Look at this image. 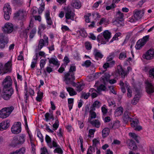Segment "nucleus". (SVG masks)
I'll list each match as a JSON object with an SVG mask.
<instances>
[{
	"instance_id": "nucleus-1",
	"label": "nucleus",
	"mask_w": 154,
	"mask_h": 154,
	"mask_svg": "<svg viewBox=\"0 0 154 154\" xmlns=\"http://www.w3.org/2000/svg\"><path fill=\"white\" fill-rule=\"evenodd\" d=\"M111 33L108 30H105L103 33L99 35L97 38V40L101 44H105L109 41L111 37Z\"/></svg>"
},
{
	"instance_id": "nucleus-2",
	"label": "nucleus",
	"mask_w": 154,
	"mask_h": 154,
	"mask_svg": "<svg viewBox=\"0 0 154 154\" xmlns=\"http://www.w3.org/2000/svg\"><path fill=\"white\" fill-rule=\"evenodd\" d=\"M64 78L66 84H71L74 86H76L77 84L74 82L75 79L74 73L68 72L65 74Z\"/></svg>"
},
{
	"instance_id": "nucleus-3",
	"label": "nucleus",
	"mask_w": 154,
	"mask_h": 154,
	"mask_svg": "<svg viewBox=\"0 0 154 154\" xmlns=\"http://www.w3.org/2000/svg\"><path fill=\"white\" fill-rule=\"evenodd\" d=\"M14 109V107L13 106L2 108L0 110V118L3 119L6 118L10 115Z\"/></svg>"
},
{
	"instance_id": "nucleus-4",
	"label": "nucleus",
	"mask_w": 154,
	"mask_h": 154,
	"mask_svg": "<svg viewBox=\"0 0 154 154\" xmlns=\"http://www.w3.org/2000/svg\"><path fill=\"white\" fill-rule=\"evenodd\" d=\"M9 42V38L7 35L3 33H0V49H3L7 47Z\"/></svg>"
},
{
	"instance_id": "nucleus-5",
	"label": "nucleus",
	"mask_w": 154,
	"mask_h": 154,
	"mask_svg": "<svg viewBox=\"0 0 154 154\" xmlns=\"http://www.w3.org/2000/svg\"><path fill=\"white\" fill-rule=\"evenodd\" d=\"M4 12V17L6 20H8L10 17V15L11 13V8L8 3L4 5L3 9Z\"/></svg>"
},
{
	"instance_id": "nucleus-6",
	"label": "nucleus",
	"mask_w": 154,
	"mask_h": 154,
	"mask_svg": "<svg viewBox=\"0 0 154 154\" xmlns=\"http://www.w3.org/2000/svg\"><path fill=\"white\" fill-rule=\"evenodd\" d=\"M149 37V36L147 35L143 37L142 39H139L137 42L136 48L137 50L141 48L148 40Z\"/></svg>"
},
{
	"instance_id": "nucleus-7",
	"label": "nucleus",
	"mask_w": 154,
	"mask_h": 154,
	"mask_svg": "<svg viewBox=\"0 0 154 154\" xmlns=\"http://www.w3.org/2000/svg\"><path fill=\"white\" fill-rule=\"evenodd\" d=\"M45 140L48 146L50 148H52L53 147H57L59 146L55 139L52 141L51 137L47 134L46 135Z\"/></svg>"
},
{
	"instance_id": "nucleus-8",
	"label": "nucleus",
	"mask_w": 154,
	"mask_h": 154,
	"mask_svg": "<svg viewBox=\"0 0 154 154\" xmlns=\"http://www.w3.org/2000/svg\"><path fill=\"white\" fill-rule=\"evenodd\" d=\"M11 131L12 133L17 134L21 132V123L20 122H17L13 125L11 128Z\"/></svg>"
},
{
	"instance_id": "nucleus-9",
	"label": "nucleus",
	"mask_w": 154,
	"mask_h": 154,
	"mask_svg": "<svg viewBox=\"0 0 154 154\" xmlns=\"http://www.w3.org/2000/svg\"><path fill=\"white\" fill-rule=\"evenodd\" d=\"M13 30V25L10 23H6L2 27V31L4 32V33L10 34L11 33Z\"/></svg>"
},
{
	"instance_id": "nucleus-10",
	"label": "nucleus",
	"mask_w": 154,
	"mask_h": 154,
	"mask_svg": "<svg viewBox=\"0 0 154 154\" xmlns=\"http://www.w3.org/2000/svg\"><path fill=\"white\" fill-rule=\"evenodd\" d=\"M143 57L146 60H150L154 58V49L151 48L144 54Z\"/></svg>"
},
{
	"instance_id": "nucleus-11",
	"label": "nucleus",
	"mask_w": 154,
	"mask_h": 154,
	"mask_svg": "<svg viewBox=\"0 0 154 154\" xmlns=\"http://www.w3.org/2000/svg\"><path fill=\"white\" fill-rule=\"evenodd\" d=\"M12 83V80L9 76H7L2 82L4 88H5L11 87Z\"/></svg>"
},
{
	"instance_id": "nucleus-12",
	"label": "nucleus",
	"mask_w": 154,
	"mask_h": 154,
	"mask_svg": "<svg viewBox=\"0 0 154 154\" xmlns=\"http://www.w3.org/2000/svg\"><path fill=\"white\" fill-rule=\"evenodd\" d=\"M75 16V14L70 8H67L66 11L65 17L66 19H70L73 21L74 17Z\"/></svg>"
},
{
	"instance_id": "nucleus-13",
	"label": "nucleus",
	"mask_w": 154,
	"mask_h": 154,
	"mask_svg": "<svg viewBox=\"0 0 154 154\" xmlns=\"http://www.w3.org/2000/svg\"><path fill=\"white\" fill-rule=\"evenodd\" d=\"M135 18L137 20L140 19L144 13V10H135L133 12Z\"/></svg>"
},
{
	"instance_id": "nucleus-14",
	"label": "nucleus",
	"mask_w": 154,
	"mask_h": 154,
	"mask_svg": "<svg viewBox=\"0 0 154 154\" xmlns=\"http://www.w3.org/2000/svg\"><path fill=\"white\" fill-rule=\"evenodd\" d=\"M10 120H8L0 123V131H2L7 129L10 126Z\"/></svg>"
},
{
	"instance_id": "nucleus-15",
	"label": "nucleus",
	"mask_w": 154,
	"mask_h": 154,
	"mask_svg": "<svg viewBox=\"0 0 154 154\" xmlns=\"http://www.w3.org/2000/svg\"><path fill=\"white\" fill-rule=\"evenodd\" d=\"M131 116L130 113L127 111H125L122 118L123 122L125 123H127L129 121L131 122L133 119L131 118Z\"/></svg>"
},
{
	"instance_id": "nucleus-16",
	"label": "nucleus",
	"mask_w": 154,
	"mask_h": 154,
	"mask_svg": "<svg viewBox=\"0 0 154 154\" xmlns=\"http://www.w3.org/2000/svg\"><path fill=\"white\" fill-rule=\"evenodd\" d=\"M147 84L146 91L148 94H151L154 92V87L152 84L148 82H146Z\"/></svg>"
},
{
	"instance_id": "nucleus-17",
	"label": "nucleus",
	"mask_w": 154,
	"mask_h": 154,
	"mask_svg": "<svg viewBox=\"0 0 154 154\" xmlns=\"http://www.w3.org/2000/svg\"><path fill=\"white\" fill-rule=\"evenodd\" d=\"M110 76V75L108 73H105L102 77H101L100 81L104 84H106V82H108Z\"/></svg>"
},
{
	"instance_id": "nucleus-18",
	"label": "nucleus",
	"mask_w": 154,
	"mask_h": 154,
	"mask_svg": "<svg viewBox=\"0 0 154 154\" xmlns=\"http://www.w3.org/2000/svg\"><path fill=\"white\" fill-rule=\"evenodd\" d=\"M71 6L73 8L79 9L81 7V3L79 0H72L71 3Z\"/></svg>"
},
{
	"instance_id": "nucleus-19",
	"label": "nucleus",
	"mask_w": 154,
	"mask_h": 154,
	"mask_svg": "<svg viewBox=\"0 0 154 154\" xmlns=\"http://www.w3.org/2000/svg\"><path fill=\"white\" fill-rule=\"evenodd\" d=\"M117 70L118 73L122 75V78L124 79L125 76L128 74L127 72L125 71L121 66L118 67Z\"/></svg>"
},
{
	"instance_id": "nucleus-20",
	"label": "nucleus",
	"mask_w": 154,
	"mask_h": 154,
	"mask_svg": "<svg viewBox=\"0 0 154 154\" xmlns=\"http://www.w3.org/2000/svg\"><path fill=\"white\" fill-rule=\"evenodd\" d=\"M20 144H22L25 142L26 136L25 134H21L16 136Z\"/></svg>"
},
{
	"instance_id": "nucleus-21",
	"label": "nucleus",
	"mask_w": 154,
	"mask_h": 154,
	"mask_svg": "<svg viewBox=\"0 0 154 154\" xmlns=\"http://www.w3.org/2000/svg\"><path fill=\"white\" fill-rule=\"evenodd\" d=\"M100 106V102L96 100L94 102L90 109H91V110H95L96 108H99Z\"/></svg>"
},
{
	"instance_id": "nucleus-22",
	"label": "nucleus",
	"mask_w": 154,
	"mask_h": 154,
	"mask_svg": "<svg viewBox=\"0 0 154 154\" xmlns=\"http://www.w3.org/2000/svg\"><path fill=\"white\" fill-rule=\"evenodd\" d=\"M11 61H9L5 65L4 70L5 69L7 72H11Z\"/></svg>"
},
{
	"instance_id": "nucleus-23",
	"label": "nucleus",
	"mask_w": 154,
	"mask_h": 154,
	"mask_svg": "<svg viewBox=\"0 0 154 154\" xmlns=\"http://www.w3.org/2000/svg\"><path fill=\"white\" fill-rule=\"evenodd\" d=\"M91 124L93 126L98 128L100 127V123L98 119H95L93 121H89Z\"/></svg>"
},
{
	"instance_id": "nucleus-24",
	"label": "nucleus",
	"mask_w": 154,
	"mask_h": 154,
	"mask_svg": "<svg viewBox=\"0 0 154 154\" xmlns=\"http://www.w3.org/2000/svg\"><path fill=\"white\" fill-rule=\"evenodd\" d=\"M94 54L95 58L97 59H98V58H102L103 57V55L98 50L96 49H95L94 51Z\"/></svg>"
},
{
	"instance_id": "nucleus-25",
	"label": "nucleus",
	"mask_w": 154,
	"mask_h": 154,
	"mask_svg": "<svg viewBox=\"0 0 154 154\" xmlns=\"http://www.w3.org/2000/svg\"><path fill=\"white\" fill-rule=\"evenodd\" d=\"M47 45V44H45L43 39H40L38 42V50H40L44 46Z\"/></svg>"
},
{
	"instance_id": "nucleus-26",
	"label": "nucleus",
	"mask_w": 154,
	"mask_h": 154,
	"mask_svg": "<svg viewBox=\"0 0 154 154\" xmlns=\"http://www.w3.org/2000/svg\"><path fill=\"white\" fill-rule=\"evenodd\" d=\"M111 125L110 126L111 128L116 129L120 127V122L118 120H116L113 122V124L111 123Z\"/></svg>"
},
{
	"instance_id": "nucleus-27",
	"label": "nucleus",
	"mask_w": 154,
	"mask_h": 154,
	"mask_svg": "<svg viewBox=\"0 0 154 154\" xmlns=\"http://www.w3.org/2000/svg\"><path fill=\"white\" fill-rule=\"evenodd\" d=\"M128 146L129 149L131 150H135L137 148L135 142L132 140L130 141L128 144Z\"/></svg>"
},
{
	"instance_id": "nucleus-28",
	"label": "nucleus",
	"mask_w": 154,
	"mask_h": 154,
	"mask_svg": "<svg viewBox=\"0 0 154 154\" xmlns=\"http://www.w3.org/2000/svg\"><path fill=\"white\" fill-rule=\"evenodd\" d=\"M45 117L46 122H48L50 119H51L52 120H54V119L52 113H51L50 114L49 113L47 112L45 114Z\"/></svg>"
},
{
	"instance_id": "nucleus-29",
	"label": "nucleus",
	"mask_w": 154,
	"mask_h": 154,
	"mask_svg": "<svg viewBox=\"0 0 154 154\" xmlns=\"http://www.w3.org/2000/svg\"><path fill=\"white\" fill-rule=\"evenodd\" d=\"M49 60V62L50 64H53L54 65L59 66V64L57 60V59L54 57H51L50 59L48 58Z\"/></svg>"
},
{
	"instance_id": "nucleus-30",
	"label": "nucleus",
	"mask_w": 154,
	"mask_h": 154,
	"mask_svg": "<svg viewBox=\"0 0 154 154\" xmlns=\"http://www.w3.org/2000/svg\"><path fill=\"white\" fill-rule=\"evenodd\" d=\"M19 144H20L18 140V139H17L16 136H15L13 137V139L12 141V146L13 147H16Z\"/></svg>"
},
{
	"instance_id": "nucleus-31",
	"label": "nucleus",
	"mask_w": 154,
	"mask_h": 154,
	"mask_svg": "<svg viewBox=\"0 0 154 154\" xmlns=\"http://www.w3.org/2000/svg\"><path fill=\"white\" fill-rule=\"evenodd\" d=\"M3 91L7 94H9V95L11 97L14 93V90L11 87L9 88H6L3 90Z\"/></svg>"
},
{
	"instance_id": "nucleus-32",
	"label": "nucleus",
	"mask_w": 154,
	"mask_h": 154,
	"mask_svg": "<svg viewBox=\"0 0 154 154\" xmlns=\"http://www.w3.org/2000/svg\"><path fill=\"white\" fill-rule=\"evenodd\" d=\"M110 130L108 128H105L102 131V135L103 137L105 138L108 135Z\"/></svg>"
},
{
	"instance_id": "nucleus-33",
	"label": "nucleus",
	"mask_w": 154,
	"mask_h": 154,
	"mask_svg": "<svg viewBox=\"0 0 154 154\" xmlns=\"http://www.w3.org/2000/svg\"><path fill=\"white\" fill-rule=\"evenodd\" d=\"M43 97V93L42 92L39 90L37 92V96L36 98V100L38 102L41 101Z\"/></svg>"
},
{
	"instance_id": "nucleus-34",
	"label": "nucleus",
	"mask_w": 154,
	"mask_h": 154,
	"mask_svg": "<svg viewBox=\"0 0 154 154\" xmlns=\"http://www.w3.org/2000/svg\"><path fill=\"white\" fill-rule=\"evenodd\" d=\"M123 112V107L120 106L116 109L115 113L117 116H119L121 115L122 114Z\"/></svg>"
},
{
	"instance_id": "nucleus-35",
	"label": "nucleus",
	"mask_w": 154,
	"mask_h": 154,
	"mask_svg": "<svg viewBox=\"0 0 154 154\" xmlns=\"http://www.w3.org/2000/svg\"><path fill=\"white\" fill-rule=\"evenodd\" d=\"M67 91L69 93L70 96H73L76 94V92L74 90V89L71 87H67L66 88Z\"/></svg>"
},
{
	"instance_id": "nucleus-36",
	"label": "nucleus",
	"mask_w": 154,
	"mask_h": 154,
	"mask_svg": "<svg viewBox=\"0 0 154 154\" xmlns=\"http://www.w3.org/2000/svg\"><path fill=\"white\" fill-rule=\"evenodd\" d=\"M129 135L134 139L137 143H139L138 139L140 137L135 134L134 133H129Z\"/></svg>"
},
{
	"instance_id": "nucleus-37",
	"label": "nucleus",
	"mask_w": 154,
	"mask_h": 154,
	"mask_svg": "<svg viewBox=\"0 0 154 154\" xmlns=\"http://www.w3.org/2000/svg\"><path fill=\"white\" fill-rule=\"evenodd\" d=\"M2 98L5 100H10L11 98V96H10L8 94L5 93V92L2 91Z\"/></svg>"
},
{
	"instance_id": "nucleus-38",
	"label": "nucleus",
	"mask_w": 154,
	"mask_h": 154,
	"mask_svg": "<svg viewBox=\"0 0 154 154\" xmlns=\"http://www.w3.org/2000/svg\"><path fill=\"white\" fill-rule=\"evenodd\" d=\"M25 152V148L23 147L20 149L18 150H16L11 154H24Z\"/></svg>"
},
{
	"instance_id": "nucleus-39",
	"label": "nucleus",
	"mask_w": 154,
	"mask_h": 154,
	"mask_svg": "<svg viewBox=\"0 0 154 154\" xmlns=\"http://www.w3.org/2000/svg\"><path fill=\"white\" fill-rule=\"evenodd\" d=\"M131 122V126L133 128H134L137 126L138 125L139 123V121L137 119H133Z\"/></svg>"
},
{
	"instance_id": "nucleus-40",
	"label": "nucleus",
	"mask_w": 154,
	"mask_h": 154,
	"mask_svg": "<svg viewBox=\"0 0 154 154\" xmlns=\"http://www.w3.org/2000/svg\"><path fill=\"white\" fill-rule=\"evenodd\" d=\"M56 148L54 150V153H57L59 154H62L63 151L61 149L59 145L57 147H54Z\"/></svg>"
},
{
	"instance_id": "nucleus-41",
	"label": "nucleus",
	"mask_w": 154,
	"mask_h": 154,
	"mask_svg": "<svg viewBox=\"0 0 154 154\" xmlns=\"http://www.w3.org/2000/svg\"><path fill=\"white\" fill-rule=\"evenodd\" d=\"M115 23L116 25L118 27L123 26L124 25L123 20H119L118 19H116L115 21Z\"/></svg>"
},
{
	"instance_id": "nucleus-42",
	"label": "nucleus",
	"mask_w": 154,
	"mask_h": 154,
	"mask_svg": "<svg viewBox=\"0 0 154 154\" xmlns=\"http://www.w3.org/2000/svg\"><path fill=\"white\" fill-rule=\"evenodd\" d=\"M121 34V33L120 32L116 33L113 37L112 39L110 40V43L114 41L118 40V37L120 36Z\"/></svg>"
},
{
	"instance_id": "nucleus-43",
	"label": "nucleus",
	"mask_w": 154,
	"mask_h": 154,
	"mask_svg": "<svg viewBox=\"0 0 154 154\" xmlns=\"http://www.w3.org/2000/svg\"><path fill=\"white\" fill-rule=\"evenodd\" d=\"M46 26L45 25L43 24H41L38 27V33H40V34H41V31H43L46 29Z\"/></svg>"
},
{
	"instance_id": "nucleus-44",
	"label": "nucleus",
	"mask_w": 154,
	"mask_h": 154,
	"mask_svg": "<svg viewBox=\"0 0 154 154\" xmlns=\"http://www.w3.org/2000/svg\"><path fill=\"white\" fill-rule=\"evenodd\" d=\"M91 63L90 60H87L82 64V66H83L88 67L91 66Z\"/></svg>"
},
{
	"instance_id": "nucleus-45",
	"label": "nucleus",
	"mask_w": 154,
	"mask_h": 154,
	"mask_svg": "<svg viewBox=\"0 0 154 154\" xmlns=\"http://www.w3.org/2000/svg\"><path fill=\"white\" fill-rule=\"evenodd\" d=\"M95 131V129H90L89 130V134L88 137L91 138V137H94V135Z\"/></svg>"
},
{
	"instance_id": "nucleus-46",
	"label": "nucleus",
	"mask_w": 154,
	"mask_h": 154,
	"mask_svg": "<svg viewBox=\"0 0 154 154\" xmlns=\"http://www.w3.org/2000/svg\"><path fill=\"white\" fill-rule=\"evenodd\" d=\"M46 60H44L42 59L41 60L40 62V69H42V68L44 67L45 65L46 64Z\"/></svg>"
},
{
	"instance_id": "nucleus-47",
	"label": "nucleus",
	"mask_w": 154,
	"mask_h": 154,
	"mask_svg": "<svg viewBox=\"0 0 154 154\" xmlns=\"http://www.w3.org/2000/svg\"><path fill=\"white\" fill-rule=\"evenodd\" d=\"M127 57L126 53L125 52H121L119 56V59L122 60L125 59Z\"/></svg>"
},
{
	"instance_id": "nucleus-48",
	"label": "nucleus",
	"mask_w": 154,
	"mask_h": 154,
	"mask_svg": "<svg viewBox=\"0 0 154 154\" xmlns=\"http://www.w3.org/2000/svg\"><path fill=\"white\" fill-rule=\"evenodd\" d=\"M106 86L103 85H101L97 88V90L98 92H100L102 91H105L106 89Z\"/></svg>"
},
{
	"instance_id": "nucleus-49",
	"label": "nucleus",
	"mask_w": 154,
	"mask_h": 154,
	"mask_svg": "<svg viewBox=\"0 0 154 154\" xmlns=\"http://www.w3.org/2000/svg\"><path fill=\"white\" fill-rule=\"evenodd\" d=\"M101 111L104 115H105L107 113L108 109L106 105H104L101 107Z\"/></svg>"
},
{
	"instance_id": "nucleus-50",
	"label": "nucleus",
	"mask_w": 154,
	"mask_h": 154,
	"mask_svg": "<svg viewBox=\"0 0 154 154\" xmlns=\"http://www.w3.org/2000/svg\"><path fill=\"white\" fill-rule=\"evenodd\" d=\"M79 33L83 37H86L87 35V33L84 29H81L79 31Z\"/></svg>"
},
{
	"instance_id": "nucleus-51",
	"label": "nucleus",
	"mask_w": 154,
	"mask_h": 154,
	"mask_svg": "<svg viewBox=\"0 0 154 154\" xmlns=\"http://www.w3.org/2000/svg\"><path fill=\"white\" fill-rule=\"evenodd\" d=\"M119 85L121 86L122 92L123 93H125L126 92V89L125 88V87H124V83L122 81H121L120 82Z\"/></svg>"
},
{
	"instance_id": "nucleus-52",
	"label": "nucleus",
	"mask_w": 154,
	"mask_h": 154,
	"mask_svg": "<svg viewBox=\"0 0 154 154\" xmlns=\"http://www.w3.org/2000/svg\"><path fill=\"white\" fill-rule=\"evenodd\" d=\"M20 15V19L22 20L26 16V13L25 12L23 11H20V13H19Z\"/></svg>"
},
{
	"instance_id": "nucleus-53",
	"label": "nucleus",
	"mask_w": 154,
	"mask_h": 154,
	"mask_svg": "<svg viewBox=\"0 0 154 154\" xmlns=\"http://www.w3.org/2000/svg\"><path fill=\"white\" fill-rule=\"evenodd\" d=\"M94 111V110H91V109L90 111V117L91 119H94L96 117V114L95 112H93Z\"/></svg>"
},
{
	"instance_id": "nucleus-54",
	"label": "nucleus",
	"mask_w": 154,
	"mask_h": 154,
	"mask_svg": "<svg viewBox=\"0 0 154 154\" xmlns=\"http://www.w3.org/2000/svg\"><path fill=\"white\" fill-rule=\"evenodd\" d=\"M76 70V66L73 65H72L70 66L69 72L70 73H74Z\"/></svg>"
},
{
	"instance_id": "nucleus-55",
	"label": "nucleus",
	"mask_w": 154,
	"mask_h": 154,
	"mask_svg": "<svg viewBox=\"0 0 154 154\" xmlns=\"http://www.w3.org/2000/svg\"><path fill=\"white\" fill-rule=\"evenodd\" d=\"M76 87V90L79 92L81 91L83 88V84L82 83L79 84Z\"/></svg>"
},
{
	"instance_id": "nucleus-56",
	"label": "nucleus",
	"mask_w": 154,
	"mask_h": 154,
	"mask_svg": "<svg viewBox=\"0 0 154 154\" xmlns=\"http://www.w3.org/2000/svg\"><path fill=\"white\" fill-rule=\"evenodd\" d=\"M59 125V122L57 119L55 122V123L53 125V127L54 130H57Z\"/></svg>"
},
{
	"instance_id": "nucleus-57",
	"label": "nucleus",
	"mask_w": 154,
	"mask_h": 154,
	"mask_svg": "<svg viewBox=\"0 0 154 154\" xmlns=\"http://www.w3.org/2000/svg\"><path fill=\"white\" fill-rule=\"evenodd\" d=\"M149 77L152 78H154V68L150 69L149 71Z\"/></svg>"
},
{
	"instance_id": "nucleus-58",
	"label": "nucleus",
	"mask_w": 154,
	"mask_h": 154,
	"mask_svg": "<svg viewBox=\"0 0 154 154\" xmlns=\"http://www.w3.org/2000/svg\"><path fill=\"white\" fill-rule=\"evenodd\" d=\"M89 106L88 105H86L85 106V111L84 116H86L88 112H90Z\"/></svg>"
},
{
	"instance_id": "nucleus-59",
	"label": "nucleus",
	"mask_w": 154,
	"mask_h": 154,
	"mask_svg": "<svg viewBox=\"0 0 154 154\" xmlns=\"http://www.w3.org/2000/svg\"><path fill=\"white\" fill-rule=\"evenodd\" d=\"M85 46L87 49L90 50L91 48L92 45L91 43L88 42L85 43Z\"/></svg>"
},
{
	"instance_id": "nucleus-60",
	"label": "nucleus",
	"mask_w": 154,
	"mask_h": 154,
	"mask_svg": "<svg viewBox=\"0 0 154 154\" xmlns=\"http://www.w3.org/2000/svg\"><path fill=\"white\" fill-rule=\"evenodd\" d=\"M116 5L115 4L112 3V4L110 5L107 6L106 7V9L107 10H109L114 8L116 7Z\"/></svg>"
},
{
	"instance_id": "nucleus-61",
	"label": "nucleus",
	"mask_w": 154,
	"mask_h": 154,
	"mask_svg": "<svg viewBox=\"0 0 154 154\" xmlns=\"http://www.w3.org/2000/svg\"><path fill=\"white\" fill-rule=\"evenodd\" d=\"M37 136L39 138L41 143H42L44 141V139L42 134L40 132H37Z\"/></svg>"
},
{
	"instance_id": "nucleus-62",
	"label": "nucleus",
	"mask_w": 154,
	"mask_h": 154,
	"mask_svg": "<svg viewBox=\"0 0 154 154\" xmlns=\"http://www.w3.org/2000/svg\"><path fill=\"white\" fill-rule=\"evenodd\" d=\"M135 95V97L131 101V103L133 104H136L139 100L138 98Z\"/></svg>"
},
{
	"instance_id": "nucleus-63",
	"label": "nucleus",
	"mask_w": 154,
	"mask_h": 154,
	"mask_svg": "<svg viewBox=\"0 0 154 154\" xmlns=\"http://www.w3.org/2000/svg\"><path fill=\"white\" fill-rule=\"evenodd\" d=\"M4 72V64L0 62V74Z\"/></svg>"
},
{
	"instance_id": "nucleus-64",
	"label": "nucleus",
	"mask_w": 154,
	"mask_h": 154,
	"mask_svg": "<svg viewBox=\"0 0 154 154\" xmlns=\"http://www.w3.org/2000/svg\"><path fill=\"white\" fill-rule=\"evenodd\" d=\"M36 33V31L35 30H32L31 32H30V35H29V38H32L34 37V35H35V34Z\"/></svg>"
}]
</instances>
